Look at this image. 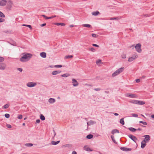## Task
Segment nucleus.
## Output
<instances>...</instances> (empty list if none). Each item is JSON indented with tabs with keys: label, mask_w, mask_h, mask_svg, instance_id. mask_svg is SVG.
<instances>
[{
	"label": "nucleus",
	"mask_w": 154,
	"mask_h": 154,
	"mask_svg": "<svg viewBox=\"0 0 154 154\" xmlns=\"http://www.w3.org/2000/svg\"><path fill=\"white\" fill-rule=\"evenodd\" d=\"M127 128L133 132H134L137 131L136 129L133 127L128 128Z\"/></svg>",
	"instance_id": "16"
},
{
	"label": "nucleus",
	"mask_w": 154,
	"mask_h": 154,
	"mask_svg": "<svg viewBox=\"0 0 154 154\" xmlns=\"http://www.w3.org/2000/svg\"><path fill=\"white\" fill-rule=\"evenodd\" d=\"M125 96L127 97H128L132 98H135L137 97L136 95L132 93H128L125 94Z\"/></svg>",
	"instance_id": "6"
},
{
	"label": "nucleus",
	"mask_w": 154,
	"mask_h": 154,
	"mask_svg": "<svg viewBox=\"0 0 154 154\" xmlns=\"http://www.w3.org/2000/svg\"><path fill=\"white\" fill-rule=\"evenodd\" d=\"M23 117V116L22 115H19L17 117V118L18 119H21Z\"/></svg>",
	"instance_id": "47"
},
{
	"label": "nucleus",
	"mask_w": 154,
	"mask_h": 154,
	"mask_svg": "<svg viewBox=\"0 0 154 154\" xmlns=\"http://www.w3.org/2000/svg\"><path fill=\"white\" fill-rule=\"evenodd\" d=\"M70 75L68 73H66V74H63L61 75V76L62 77H67L69 76Z\"/></svg>",
	"instance_id": "30"
},
{
	"label": "nucleus",
	"mask_w": 154,
	"mask_h": 154,
	"mask_svg": "<svg viewBox=\"0 0 154 154\" xmlns=\"http://www.w3.org/2000/svg\"><path fill=\"white\" fill-rule=\"evenodd\" d=\"M96 64L97 65L99 66L100 64L103 63L101 61V60L100 59H98L96 62Z\"/></svg>",
	"instance_id": "26"
},
{
	"label": "nucleus",
	"mask_w": 154,
	"mask_h": 154,
	"mask_svg": "<svg viewBox=\"0 0 154 154\" xmlns=\"http://www.w3.org/2000/svg\"><path fill=\"white\" fill-rule=\"evenodd\" d=\"M135 58H128V61L131 62L134 60Z\"/></svg>",
	"instance_id": "50"
},
{
	"label": "nucleus",
	"mask_w": 154,
	"mask_h": 154,
	"mask_svg": "<svg viewBox=\"0 0 154 154\" xmlns=\"http://www.w3.org/2000/svg\"><path fill=\"white\" fill-rule=\"evenodd\" d=\"M57 74H59L61 72V71L60 70H57Z\"/></svg>",
	"instance_id": "62"
},
{
	"label": "nucleus",
	"mask_w": 154,
	"mask_h": 154,
	"mask_svg": "<svg viewBox=\"0 0 154 154\" xmlns=\"http://www.w3.org/2000/svg\"><path fill=\"white\" fill-rule=\"evenodd\" d=\"M41 16L43 17L46 20H48V19H49L53 18V17H52V16H51L50 17H48L46 16V15H44V14L41 15Z\"/></svg>",
	"instance_id": "20"
},
{
	"label": "nucleus",
	"mask_w": 154,
	"mask_h": 154,
	"mask_svg": "<svg viewBox=\"0 0 154 154\" xmlns=\"http://www.w3.org/2000/svg\"><path fill=\"white\" fill-rule=\"evenodd\" d=\"M143 16L145 17H149L150 16V15H149L148 14H143Z\"/></svg>",
	"instance_id": "57"
},
{
	"label": "nucleus",
	"mask_w": 154,
	"mask_h": 154,
	"mask_svg": "<svg viewBox=\"0 0 154 154\" xmlns=\"http://www.w3.org/2000/svg\"><path fill=\"white\" fill-rule=\"evenodd\" d=\"M92 45L93 46L96 47H99V45H97V44H92Z\"/></svg>",
	"instance_id": "54"
},
{
	"label": "nucleus",
	"mask_w": 154,
	"mask_h": 154,
	"mask_svg": "<svg viewBox=\"0 0 154 154\" xmlns=\"http://www.w3.org/2000/svg\"><path fill=\"white\" fill-rule=\"evenodd\" d=\"M64 146L65 147H70L72 146V145L70 144H68L65 145Z\"/></svg>",
	"instance_id": "41"
},
{
	"label": "nucleus",
	"mask_w": 154,
	"mask_h": 154,
	"mask_svg": "<svg viewBox=\"0 0 154 154\" xmlns=\"http://www.w3.org/2000/svg\"><path fill=\"white\" fill-rule=\"evenodd\" d=\"M95 123V122L93 121L90 120L87 122L88 126H89L91 125H93Z\"/></svg>",
	"instance_id": "17"
},
{
	"label": "nucleus",
	"mask_w": 154,
	"mask_h": 154,
	"mask_svg": "<svg viewBox=\"0 0 154 154\" xmlns=\"http://www.w3.org/2000/svg\"><path fill=\"white\" fill-rule=\"evenodd\" d=\"M12 4V2L11 0H9L7 2V8L9 10H11Z\"/></svg>",
	"instance_id": "5"
},
{
	"label": "nucleus",
	"mask_w": 154,
	"mask_h": 154,
	"mask_svg": "<svg viewBox=\"0 0 154 154\" xmlns=\"http://www.w3.org/2000/svg\"><path fill=\"white\" fill-rule=\"evenodd\" d=\"M143 137L145 138L142 140L144 142H145L146 143L148 142L150 140V137L149 135H145L143 136Z\"/></svg>",
	"instance_id": "4"
},
{
	"label": "nucleus",
	"mask_w": 154,
	"mask_h": 154,
	"mask_svg": "<svg viewBox=\"0 0 154 154\" xmlns=\"http://www.w3.org/2000/svg\"><path fill=\"white\" fill-rule=\"evenodd\" d=\"M135 81L137 83H139L140 82V80L139 79H137Z\"/></svg>",
	"instance_id": "58"
},
{
	"label": "nucleus",
	"mask_w": 154,
	"mask_h": 154,
	"mask_svg": "<svg viewBox=\"0 0 154 154\" xmlns=\"http://www.w3.org/2000/svg\"><path fill=\"white\" fill-rule=\"evenodd\" d=\"M94 90L96 91H100V89L99 88H94Z\"/></svg>",
	"instance_id": "59"
},
{
	"label": "nucleus",
	"mask_w": 154,
	"mask_h": 154,
	"mask_svg": "<svg viewBox=\"0 0 154 154\" xmlns=\"http://www.w3.org/2000/svg\"><path fill=\"white\" fill-rule=\"evenodd\" d=\"M119 133V130L115 129L112 130V131H111V133L112 134H114L116 133Z\"/></svg>",
	"instance_id": "18"
},
{
	"label": "nucleus",
	"mask_w": 154,
	"mask_h": 154,
	"mask_svg": "<svg viewBox=\"0 0 154 154\" xmlns=\"http://www.w3.org/2000/svg\"><path fill=\"white\" fill-rule=\"evenodd\" d=\"M131 115L133 116V117H138V115L135 113H132L131 114Z\"/></svg>",
	"instance_id": "46"
},
{
	"label": "nucleus",
	"mask_w": 154,
	"mask_h": 154,
	"mask_svg": "<svg viewBox=\"0 0 154 154\" xmlns=\"http://www.w3.org/2000/svg\"><path fill=\"white\" fill-rule=\"evenodd\" d=\"M124 67H121L119 69H118L117 70L120 73L123 71L124 70Z\"/></svg>",
	"instance_id": "28"
},
{
	"label": "nucleus",
	"mask_w": 154,
	"mask_h": 154,
	"mask_svg": "<svg viewBox=\"0 0 154 154\" xmlns=\"http://www.w3.org/2000/svg\"><path fill=\"white\" fill-rule=\"evenodd\" d=\"M54 67L56 68H61L62 67L61 65H54Z\"/></svg>",
	"instance_id": "40"
},
{
	"label": "nucleus",
	"mask_w": 154,
	"mask_h": 154,
	"mask_svg": "<svg viewBox=\"0 0 154 154\" xmlns=\"http://www.w3.org/2000/svg\"><path fill=\"white\" fill-rule=\"evenodd\" d=\"M141 148L143 149L146 145V143L142 141L141 143Z\"/></svg>",
	"instance_id": "12"
},
{
	"label": "nucleus",
	"mask_w": 154,
	"mask_h": 154,
	"mask_svg": "<svg viewBox=\"0 0 154 154\" xmlns=\"http://www.w3.org/2000/svg\"><path fill=\"white\" fill-rule=\"evenodd\" d=\"M91 35H92V36L93 37H94V38H97L98 36V35H96V34H94V33L92 34Z\"/></svg>",
	"instance_id": "43"
},
{
	"label": "nucleus",
	"mask_w": 154,
	"mask_h": 154,
	"mask_svg": "<svg viewBox=\"0 0 154 154\" xmlns=\"http://www.w3.org/2000/svg\"><path fill=\"white\" fill-rule=\"evenodd\" d=\"M9 107V105L8 104H6L5 105L3 106V108L4 109H6L8 108Z\"/></svg>",
	"instance_id": "37"
},
{
	"label": "nucleus",
	"mask_w": 154,
	"mask_h": 154,
	"mask_svg": "<svg viewBox=\"0 0 154 154\" xmlns=\"http://www.w3.org/2000/svg\"><path fill=\"white\" fill-rule=\"evenodd\" d=\"M46 25V23H43L42 24H41L40 26L42 27H43V26H45V25Z\"/></svg>",
	"instance_id": "60"
},
{
	"label": "nucleus",
	"mask_w": 154,
	"mask_h": 154,
	"mask_svg": "<svg viewBox=\"0 0 154 154\" xmlns=\"http://www.w3.org/2000/svg\"><path fill=\"white\" fill-rule=\"evenodd\" d=\"M51 74L53 75H57V70H54V71H53L52 72Z\"/></svg>",
	"instance_id": "39"
},
{
	"label": "nucleus",
	"mask_w": 154,
	"mask_h": 154,
	"mask_svg": "<svg viewBox=\"0 0 154 154\" xmlns=\"http://www.w3.org/2000/svg\"><path fill=\"white\" fill-rule=\"evenodd\" d=\"M40 120L39 119H37L35 123H38L40 122Z\"/></svg>",
	"instance_id": "56"
},
{
	"label": "nucleus",
	"mask_w": 154,
	"mask_h": 154,
	"mask_svg": "<svg viewBox=\"0 0 154 154\" xmlns=\"http://www.w3.org/2000/svg\"><path fill=\"white\" fill-rule=\"evenodd\" d=\"M72 154H77V152L75 151H74L72 152Z\"/></svg>",
	"instance_id": "64"
},
{
	"label": "nucleus",
	"mask_w": 154,
	"mask_h": 154,
	"mask_svg": "<svg viewBox=\"0 0 154 154\" xmlns=\"http://www.w3.org/2000/svg\"><path fill=\"white\" fill-rule=\"evenodd\" d=\"M55 25L57 26L61 25L63 26H65V24L64 23H55Z\"/></svg>",
	"instance_id": "31"
},
{
	"label": "nucleus",
	"mask_w": 154,
	"mask_h": 154,
	"mask_svg": "<svg viewBox=\"0 0 154 154\" xmlns=\"http://www.w3.org/2000/svg\"><path fill=\"white\" fill-rule=\"evenodd\" d=\"M90 50L93 52H94L95 51V49L93 47L90 48Z\"/></svg>",
	"instance_id": "49"
},
{
	"label": "nucleus",
	"mask_w": 154,
	"mask_h": 154,
	"mask_svg": "<svg viewBox=\"0 0 154 154\" xmlns=\"http://www.w3.org/2000/svg\"><path fill=\"white\" fill-rule=\"evenodd\" d=\"M60 142V141H52L51 142V143L53 145H56L59 143Z\"/></svg>",
	"instance_id": "21"
},
{
	"label": "nucleus",
	"mask_w": 154,
	"mask_h": 154,
	"mask_svg": "<svg viewBox=\"0 0 154 154\" xmlns=\"http://www.w3.org/2000/svg\"><path fill=\"white\" fill-rule=\"evenodd\" d=\"M128 137L135 143H136V140H137V138L135 136L132 134H129L128 135Z\"/></svg>",
	"instance_id": "8"
},
{
	"label": "nucleus",
	"mask_w": 154,
	"mask_h": 154,
	"mask_svg": "<svg viewBox=\"0 0 154 154\" xmlns=\"http://www.w3.org/2000/svg\"><path fill=\"white\" fill-rule=\"evenodd\" d=\"M6 67V65L4 63H2L0 62V70H4Z\"/></svg>",
	"instance_id": "11"
},
{
	"label": "nucleus",
	"mask_w": 154,
	"mask_h": 154,
	"mask_svg": "<svg viewBox=\"0 0 154 154\" xmlns=\"http://www.w3.org/2000/svg\"><path fill=\"white\" fill-rule=\"evenodd\" d=\"M0 17H5V16L1 11H0Z\"/></svg>",
	"instance_id": "36"
},
{
	"label": "nucleus",
	"mask_w": 154,
	"mask_h": 154,
	"mask_svg": "<svg viewBox=\"0 0 154 154\" xmlns=\"http://www.w3.org/2000/svg\"><path fill=\"white\" fill-rule=\"evenodd\" d=\"M30 58H20V60L22 62H25L28 61Z\"/></svg>",
	"instance_id": "13"
},
{
	"label": "nucleus",
	"mask_w": 154,
	"mask_h": 154,
	"mask_svg": "<svg viewBox=\"0 0 154 154\" xmlns=\"http://www.w3.org/2000/svg\"><path fill=\"white\" fill-rule=\"evenodd\" d=\"M5 5L4 3H2V2H0V6H3Z\"/></svg>",
	"instance_id": "52"
},
{
	"label": "nucleus",
	"mask_w": 154,
	"mask_h": 154,
	"mask_svg": "<svg viewBox=\"0 0 154 154\" xmlns=\"http://www.w3.org/2000/svg\"><path fill=\"white\" fill-rule=\"evenodd\" d=\"M118 19L119 18L118 17H113L111 18L110 19V20H118Z\"/></svg>",
	"instance_id": "45"
},
{
	"label": "nucleus",
	"mask_w": 154,
	"mask_h": 154,
	"mask_svg": "<svg viewBox=\"0 0 154 154\" xmlns=\"http://www.w3.org/2000/svg\"><path fill=\"white\" fill-rule=\"evenodd\" d=\"M5 116L6 118H9L10 117V115L9 114L6 113L5 114Z\"/></svg>",
	"instance_id": "42"
},
{
	"label": "nucleus",
	"mask_w": 154,
	"mask_h": 154,
	"mask_svg": "<svg viewBox=\"0 0 154 154\" xmlns=\"http://www.w3.org/2000/svg\"><path fill=\"white\" fill-rule=\"evenodd\" d=\"M40 119L42 121H44L45 120V117L42 114H41L40 115Z\"/></svg>",
	"instance_id": "27"
},
{
	"label": "nucleus",
	"mask_w": 154,
	"mask_h": 154,
	"mask_svg": "<svg viewBox=\"0 0 154 154\" xmlns=\"http://www.w3.org/2000/svg\"><path fill=\"white\" fill-rule=\"evenodd\" d=\"M6 126L8 128H11L12 127L10 125L8 124H7Z\"/></svg>",
	"instance_id": "48"
},
{
	"label": "nucleus",
	"mask_w": 154,
	"mask_h": 154,
	"mask_svg": "<svg viewBox=\"0 0 154 154\" xmlns=\"http://www.w3.org/2000/svg\"><path fill=\"white\" fill-rule=\"evenodd\" d=\"M40 55L42 58H45L46 57V53L44 52L41 53Z\"/></svg>",
	"instance_id": "14"
},
{
	"label": "nucleus",
	"mask_w": 154,
	"mask_h": 154,
	"mask_svg": "<svg viewBox=\"0 0 154 154\" xmlns=\"http://www.w3.org/2000/svg\"><path fill=\"white\" fill-rule=\"evenodd\" d=\"M141 45L140 44L138 43L136 44L135 46L136 51L139 53H140L142 51V50L141 48Z\"/></svg>",
	"instance_id": "3"
},
{
	"label": "nucleus",
	"mask_w": 154,
	"mask_h": 154,
	"mask_svg": "<svg viewBox=\"0 0 154 154\" xmlns=\"http://www.w3.org/2000/svg\"><path fill=\"white\" fill-rule=\"evenodd\" d=\"M84 149L85 150L88 151H92L91 148L87 147L86 146H85L84 147Z\"/></svg>",
	"instance_id": "19"
},
{
	"label": "nucleus",
	"mask_w": 154,
	"mask_h": 154,
	"mask_svg": "<svg viewBox=\"0 0 154 154\" xmlns=\"http://www.w3.org/2000/svg\"><path fill=\"white\" fill-rule=\"evenodd\" d=\"M0 22H2L5 21V19H4L0 18Z\"/></svg>",
	"instance_id": "53"
},
{
	"label": "nucleus",
	"mask_w": 154,
	"mask_h": 154,
	"mask_svg": "<svg viewBox=\"0 0 154 154\" xmlns=\"http://www.w3.org/2000/svg\"><path fill=\"white\" fill-rule=\"evenodd\" d=\"M100 14V12L98 11H94V12H93L92 13V14L93 15L95 16H97L98 15Z\"/></svg>",
	"instance_id": "25"
},
{
	"label": "nucleus",
	"mask_w": 154,
	"mask_h": 154,
	"mask_svg": "<svg viewBox=\"0 0 154 154\" xmlns=\"http://www.w3.org/2000/svg\"><path fill=\"white\" fill-rule=\"evenodd\" d=\"M73 57V56L72 55H66L65 57L64 58H72Z\"/></svg>",
	"instance_id": "44"
},
{
	"label": "nucleus",
	"mask_w": 154,
	"mask_h": 154,
	"mask_svg": "<svg viewBox=\"0 0 154 154\" xmlns=\"http://www.w3.org/2000/svg\"><path fill=\"white\" fill-rule=\"evenodd\" d=\"M17 69L20 72H21L23 71L22 69L21 68H18Z\"/></svg>",
	"instance_id": "55"
},
{
	"label": "nucleus",
	"mask_w": 154,
	"mask_h": 154,
	"mask_svg": "<svg viewBox=\"0 0 154 154\" xmlns=\"http://www.w3.org/2000/svg\"><path fill=\"white\" fill-rule=\"evenodd\" d=\"M21 58H31L32 57H35V55H33L31 54L24 52L21 55Z\"/></svg>",
	"instance_id": "2"
},
{
	"label": "nucleus",
	"mask_w": 154,
	"mask_h": 154,
	"mask_svg": "<svg viewBox=\"0 0 154 154\" xmlns=\"http://www.w3.org/2000/svg\"><path fill=\"white\" fill-rule=\"evenodd\" d=\"M139 123L143 124L144 125H147V124L146 122H143L142 121H140L139 122Z\"/></svg>",
	"instance_id": "38"
},
{
	"label": "nucleus",
	"mask_w": 154,
	"mask_h": 154,
	"mask_svg": "<svg viewBox=\"0 0 154 154\" xmlns=\"http://www.w3.org/2000/svg\"><path fill=\"white\" fill-rule=\"evenodd\" d=\"M4 58H0V62H2L4 60Z\"/></svg>",
	"instance_id": "63"
},
{
	"label": "nucleus",
	"mask_w": 154,
	"mask_h": 154,
	"mask_svg": "<svg viewBox=\"0 0 154 154\" xmlns=\"http://www.w3.org/2000/svg\"><path fill=\"white\" fill-rule=\"evenodd\" d=\"M119 72L117 70L112 74V76L113 77H115L119 74Z\"/></svg>",
	"instance_id": "23"
},
{
	"label": "nucleus",
	"mask_w": 154,
	"mask_h": 154,
	"mask_svg": "<svg viewBox=\"0 0 154 154\" xmlns=\"http://www.w3.org/2000/svg\"><path fill=\"white\" fill-rule=\"evenodd\" d=\"M120 149L121 150L125 151H130L132 150L131 148H127L125 147H121Z\"/></svg>",
	"instance_id": "10"
},
{
	"label": "nucleus",
	"mask_w": 154,
	"mask_h": 154,
	"mask_svg": "<svg viewBox=\"0 0 154 154\" xmlns=\"http://www.w3.org/2000/svg\"><path fill=\"white\" fill-rule=\"evenodd\" d=\"M113 114L115 116H118L119 115V114L117 113L113 112Z\"/></svg>",
	"instance_id": "61"
},
{
	"label": "nucleus",
	"mask_w": 154,
	"mask_h": 154,
	"mask_svg": "<svg viewBox=\"0 0 154 154\" xmlns=\"http://www.w3.org/2000/svg\"><path fill=\"white\" fill-rule=\"evenodd\" d=\"M37 85V84L34 82H28L27 84L26 85L27 87L29 88H32L34 87Z\"/></svg>",
	"instance_id": "7"
},
{
	"label": "nucleus",
	"mask_w": 154,
	"mask_h": 154,
	"mask_svg": "<svg viewBox=\"0 0 154 154\" xmlns=\"http://www.w3.org/2000/svg\"><path fill=\"white\" fill-rule=\"evenodd\" d=\"M25 146L28 147H31L32 146L33 144L31 143H26L25 144Z\"/></svg>",
	"instance_id": "35"
},
{
	"label": "nucleus",
	"mask_w": 154,
	"mask_h": 154,
	"mask_svg": "<svg viewBox=\"0 0 154 154\" xmlns=\"http://www.w3.org/2000/svg\"><path fill=\"white\" fill-rule=\"evenodd\" d=\"M23 26H27L29 28H30V29H32V26L31 25H26V24H23L22 25Z\"/></svg>",
	"instance_id": "34"
},
{
	"label": "nucleus",
	"mask_w": 154,
	"mask_h": 154,
	"mask_svg": "<svg viewBox=\"0 0 154 154\" xmlns=\"http://www.w3.org/2000/svg\"><path fill=\"white\" fill-rule=\"evenodd\" d=\"M111 137L113 142L117 144V143L116 142L115 140L114 136L113 135H111Z\"/></svg>",
	"instance_id": "32"
},
{
	"label": "nucleus",
	"mask_w": 154,
	"mask_h": 154,
	"mask_svg": "<svg viewBox=\"0 0 154 154\" xmlns=\"http://www.w3.org/2000/svg\"><path fill=\"white\" fill-rule=\"evenodd\" d=\"M138 57V56L137 54L136 53H135L134 54H133L132 55V56L129 57V58H137Z\"/></svg>",
	"instance_id": "33"
},
{
	"label": "nucleus",
	"mask_w": 154,
	"mask_h": 154,
	"mask_svg": "<svg viewBox=\"0 0 154 154\" xmlns=\"http://www.w3.org/2000/svg\"><path fill=\"white\" fill-rule=\"evenodd\" d=\"M48 101L51 103H53L55 102L56 100L54 99L50 98L49 99Z\"/></svg>",
	"instance_id": "15"
},
{
	"label": "nucleus",
	"mask_w": 154,
	"mask_h": 154,
	"mask_svg": "<svg viewBox=\"0 0 154 154\" xmlns=\"http://www.w3.org/2000/svg\"><path fill=\"white\" fill-rule=\"evenodd\" d=\"M93 137V135L91 134H89L86 136V138L88 139H91Z\"/></svg>",
	"instance_id": "24"
},
{
	"label": "nucleus",
	"mask_w": 154,
	"mask_h": 154,
	"mask_svg": "<svg viewBox=\"0 0 154 154\" xmlns=\"http://www.w3.org/2000/svg\"><path fill=\"white\" fill-rule=\"evenodd\" d=\"M72 85L74 87L77 86L79 85V83L75 79H72Z\"/></svg>",
	"instance_id": "9"
},
{
	"label": "nucleus",
	"mask_w": 154,
	"mask_h": 154,
	"mask_svg": "<svg viewBox=\"0 0 154 154\" xmlns=\"http://www.w3.org/2000/svg\"><path fill=\"white\" fill-rule=\"evenodd\" d=\"M130 102L132 103L140 105H143L145 103V102L143 101L135 100H130Z\"/></svg>",
	"instance_id": "1"
},
{
	"label": "nucleus",
	"mask_w": 154,
	"mask_h": 154,
	"mask_svg": "<svg viewBox=\"0 0 154 154\" xmlns=\"http://www.w3.org/2000/svg\"><path fill=\"white\" fill-rule=\"evenodd\" d=\"M119 122L120 124L122 125H124L125 124V122L124 120V118H122L119 121Z\"/></svg>",
	"instance_id": "29"
},
{
	"label": "nucleus",
	"mask_w": 154,
	"mask_h": 154,
	"mask_svg": "<svg viewBox=\"0 0 154 154\" xmlns=\"http://www.w3.org/2000/svg\"><path fill=\"white\" fill-rule=\"evenodd\" d=\"M2 0L3 2H2V3H4V4H5V5H6V3L7 2V0Z\"/></svg>",
	"instance_id": "51"
},
{
	"label": "nucleus",
	"mask_w": 154,
	"mask_h": 154,
	"mask_svg": "<svg viewBox=\"0 0 154 154\" xmlns=\"http://www.w3.org/2000/svg\"><path fill=\"white\" fill-rule=\"evenodd\" d=\"M82 26H83L84 27H86L88 28H92V26L89 24H83L82 25Z\"/></svg>",
	"instance_id": "22"
}]
</instances>
